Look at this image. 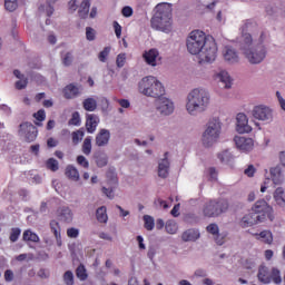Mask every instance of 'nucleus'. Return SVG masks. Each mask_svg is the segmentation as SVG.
<instances>
[{"label": "nucleus", "instance_id": "f257e3e1", "mask_svg": "<svg viewBox=\"0 0 285 285\" xmlns=\"http://www.w3.org/2000/svg\"><path fill=\"white\" fill-rule=\"evenodd\" d=\"M189 55H198L199 63H213L217 59V42L202 30H194L186 40Z\"/></svg>", "mask_w": 285, "mask_h": 285}, {"label": "nucleus", "instance_id": "f03ea898", "mask_svg": "<svg viewBox=\"0 0 285 285\" xmlns=\"http://www.w3.org/2000/svg\"><path fill=\"white\" fill-rule=\"evenodd\" d=\"M253 36L250 33H243L240 50H243L249 63H262L266 59V47L264 46V33L261 35V42L254 47Z\"/></svg>", "mask_w": 285, "mask_h": 285}, {"label": "nucleus", "instance_id": "7ed1b4c3", "mask_svg": "<svg viewBox=\"0 0 285 285\" xmlns=\"http://www.w3.org/2000/svg\"><path fill=\"white\" fill-rule=\"evenodd\" d=\"M150 23L154 30L170 35L173 32V9L166 4H158Z\"/></svg>", "mask_w": 285, "mask_h": 285}, {"label": "nucleus", "instance_id": "20e7f679", "mask_svg": "<svg viewBox=\"0 0 285 285\" xmlns=\"http://www.w3.org/2000/svg\"><path fill=\"white\" fill-rule=\"evenodd\" d=\"M210 104V96L205 89H194L187 96L186 110L189 115L204 112Z\"/></svg>", "mask_w": 285, "mask_h": 285}, {"label": "nucleus", "instance_id": "39448f33", "mask_svg": "<svg viewBox=\"0 0 285 285\" xmlns=\"http://www.w3.org/2000/svg\"><path fill=\"white\" fill-rule=\"evenodd\" d=\"M138 90L141 95L146 97H153L154 99H159L163 95L166 94V89H164V85L159 82L155 77L147 76L141 79L138 85Z\"/></svg>", "mask_w": 285, "mask_h": 285}, {"label": "nucleus", "instance_id": "423d86ee", "mask_svg": "<svg viewBox=\"0 0 285 285\" xmlns=\"http://www.w3.org/2000/svg\"><path fill=\"white\" fill-rule=\"evenodd\" d=\"M228 210V200L224 198L212 199L205 203L203 207L204 217H219L222 213Z\"/></svg>", "mask_w": 285, "mask_h": 285}, {"label": "nucleus", "instance_id": "0eeeda50", "mask_svg": "<svg viewBox=\"0 0 285 285\" xmlns=\"http://www.w3.org/2000/svg\"><path fill=\"white\" fill-rule=\"evenodd\" d=\"M219 135H222V122H219V119L214 118L208 122V126L203 134L204 146L210 148V146L219 139Z\"/></svg>", "mask_w": 285, "mask_h": 285}, {"label": "nucleus", "instance_id": "6e6552de", "mask_svg": "<svg viewBox=\"0 0 285 285\" xmlns=\"http://www.w3.org/2000/svg\"><path fill=\"white\" fill-rule=\"evenodd\" d=\"M257 278L262 284H271V282L276 285L282 284V273L279 269L274 267L271 271L266 265H261L258 267Z\"/></svg>", "mask_w": 285, "mask_h": 285}, {"label": "nucleus", "instance_id": "1a4fd4ad", "mask_svg": "<svg viewBox=\"0 0 285 285\" xmlns=\"http://www.w3.org/2000/svg\"><path fill=\"white\" fill-rule=\"evenodd\" d=\"M155 106L158 112L165 116L173 115L175 110V105L170 101V99L164 96H160V98L155 100Z\"/></svg>", "mask_w": 285, "mask_h": 285}, {"label": "nucleus", "instance_id": "9d476101", "mask_svg": "<svg viewBox=\"0 0 285 285\" xmlns=\"http://www.w3.org/2000/svg\"><path fill=\"white\" fill-rule=\"evenodd\" d=\"M254 119H258V121H272L273 120V110L271 108L259 105L254 107L253 109Z\"/></svg>", "mask_w": 285, "mask_h": 285}, {"label": "nucleus", "instance_id": "9b49d317", "mask_svg": "<svg viewBox=\"0 0 285 285\" xmlns=\"http://www.w3.org/2000/svg\"><path fill=\"white\" fill-rule=\"evenodd\" d=\"M252 210L255 215H259L261 217H263L264 220L267 217H271L273 213V207H271L268 203H266V200L261 199L255 203Z\"/></svg>", "mask_w": 285, "mask_h": 285}, {"label": "nucleus", "instance_id": "f8f14e48", "mask_svg": "<svg viewBox=\"0 0 285 285\" xmlns=\"http://www.w3.org/2000/svg\"><path fill=\"white\" fill-rule=\"evenodd\" d=\"M19 135H24L26 141L31 144L37 139L38 130L32 122H23L20 125Z\"/></svg>", "mask_w": 285, "mask_h": 285}, {"label": "nucleus", "instance_id": "ddd939ff", "mask_svg": "<svg viewBox=\"0 0 285 285\" xmlns=\"http://www.w3.org/2000/svg\"><path fill=\"white\" fill-rule=\"evenodd\" d=\"M264 222V216H261L258 214H255V212L249 213L245 215L240 220L242 228H249L250 226H255L256 224H259Z\"/></svg>", "mask_w": 285, "mask_h": 285}, {"label": "nucleus", "instance_id": "4468645a", "mask_svg": "<svg viewBox=\"0 0 285 285\" xmlns=\"http://www.w3.org/2000/svg\"><path fill=\"white\" fill-rule=\"evenodd\" d=\"M236 130L240 135L244 132H250L253 128L248 125V117L245 114H238L236 116Z\"/></svg>", "mask_w": 285, "mask_h": 285}, {"label": "nucleus", "instance_id": "2eb2a0df", "mask_svg": "<svg viewBox=\"0 0 285 285\" xmlns=\"http://www.w3.org/2000/svg\"><path fill=\"white\" fill-rule=\"evenodd\" d=\"M234 141L238 150H244L245 153H248V150H253V140L250 138L236 136L234 138Z\"/></svg>", "mask_w": 285, "mask_h": 285}, {"label": "nucleus", "instance_id": "dca6fc26", "mask_svg": "<svg viewBox=\"0 0 285 285\" xmlns=\"http://www.w3.org/2000/svg\"><path fill=\"white\" fill-rule=\"evenodd\" d=\"M96 146L98 148H104V146H108L110 142V131L108 129H100L99 132L96 135Z\"/></svg>", "mask_w": 285, "mask_h": 285}, {"label": "nucleus", "instance_id": "f3484780", "mask_svg": "<svg viewBox=\"0 0 285 285\" xmlns=\"http://www.w3.org/2000/svg\"><path fill=\"white\" fill-rule=\"evenodd\" d=\"M97 126H99V117L95 114H87L86 115V129L87 132L92 135L95 130H97Z\"/></svg>", "mask_w": 285, "mask_h": 285}, {"label": "nucleus", "instance_id": "a211bd4d", "mask_svg": "<svg viewBox=\"0 0 285 285\" xmlns=\"http://www.w3.org/2000/svg\"><path fill=\"white\" fill-rule=\"evenodd\" d=\"M168 170H170V161H168V151L165 153V158L158 163V176L163 179L168 177Z\"/></svg>", "mask_w": 285, "mask_h": 285}, {"label": "nucleus", "instance_id": "6ab92c4d", "mask_svg": "<svg viewBox=\"0 0 285 285\" xmlns=\"http://www.w3.org/2000/svg\"><path fill=\"white\" fill-rule=\"evenodd\" d=\"M57 217L60 222L70 224V222H72V210L70 207H60L57 209Z\"/></svg>", "mask_w": 285, "mask_h": 285}, {"label": "nucleus", "instance_id": "aec40b11", "mask_svg": "<svg viewBox=\"0 0 285 285\" xmlns=\"http://www.w3.org/2000/svg\"><path fill=\"white\" fill-rule=\"evenodd\" d=\"M146 63H148V66H157V57H159V50L157 49H149L148 51H145L142 55Z\"/></svg>", "mask_w": 285, "mask_h": 285}, {"label": "nucleus", "instance_id": "412c9836", "mask_svg": "<svg viewBox=\"0 0 285 285\" xmlns=\"http://www.w3.org/2000/svg\"><path fill=\"white\" fill-rule=\"evenodd\" d=\"M216 81L223 83L224 88H232L233 87V79L227 71H220L215 76Z\"/></svg>", "mask_w": 285, "mask_h": 285}, {"label": "nucleus", "instance_id": "4be33fe9", "mask_svg": "<svg viewBox=\"0 0 285 285\" xmlns=\"http://www.w3.org/2000/svg\"><path fill=\"white\" fill-rule=\"evenodd\" d=\"M224 59L228 63H237L239 61V56L236 50L230 47H226L224 51Z\"/></svg>", "mask_w": 285, "mask_h": 285}, {"label": "nucleus", "instance_id": "5701e85b", "mask_svg": "<svg viewBox=\"0 0 285 285\" xmlns=\"http://www.w3.org/2000/svg\"><path fill=\"white\" fill-rule=\"evenodd\" d=\"M63 97L65 99H75V97H79V87L73 83L67 85L63 88Z\"/></svg>", "mask_w": 285, "mask_h": 285}, {"label": "nucleus", "instance_id": "b1692460", "mask_svg": "<svg viewBox=\"0 0 285 285\" xmlns=\"http://www.w3.org/2000/svg\"><path fill=\"white\" fill-rule=\"evenodd\" d=\"M271 177L275 186H281V184L284 181V176L282 175V170L278 167L271 169Z\"/></svg>", "mask_w": 285, "mask_h": 285}, {"label": "nucleus", "instance_id": "393cba45", "mask_svg": "<svg viewBox=\"0 0 285 285\" xmlns=\"http://www.w3.org/2000/svg\"><path fill=\"white\" fill-rule=\"evenodd\" d=\"M92 0H82L80 8L78 10V17L80 19H88V13L90 12V2Z\"/></svg>", "mask_w": 285, "mask_h": 285}, {"label": "nucleus", "instance_id": "a878e982", "mask_svg": "<svg viewBox=\"0 0 285 285\" xmlns=\"http://www.w3.org/2000/svg\"><path fill=\"white\" fill-rule=\"evenodd\" d=\"M183 242H197L199 239V232L195 229H187L181 235Z\"/></svg>", "mask_w": 285, "mask_h": 285}, {"label": "nucleus", "instance_id": "bb28decb", "mask_svg": "<svg viewBox=\"0 0 285 285\" xmlns=\"http://www.w3.org/2000/svg\"><path fill=\"white\" fill-rule=\"evenodd\" d=\"M50 228H51V233H53V235L56 237V242L58 244H61V226L59 225V222L51 220Z\"/></svg>", "mask_w": 285, "mask_h": 285}, {"label": "nucleus", "instance_id": "cd10ccee", "mask_svg": "<svg viewBox=\"0 0 285 285\" xmlns=\"http://www.w3.org/2000/svg\"><path fill=\"white\" fill-rule=\"evenodd\" d=\"M82 107L87 112H95L97 110V99L87 98L82 101Z\"/></svg>", "mask_w": 285, "mask_h": 285}, {"label": "nucleus", "instance_id": "c85d7f7f", "mask_svg": "<svg viewBox=\"0 0 285 285\" xmlns=\"http://www.w3.org/2000/svg\"><path fill=\"white\" fill-rule=\"evenodd\" d=\"M65 175L72 181H79V170H77L72 165L67 166Z\"/></svg>", "mask_w": 285, "mask_h": 285}, {"label": "nucleus", "instance_id": "c756f323", "mask_svg": "<svg viewBox=\"0 0 285 285\" xmlns=\"http://www.w3.org/2000/svg\"><path fill=\"white\" fill-rule=\"evenodd\" d=\"M96 218L100 224L108 223V213L106 206H101L96 210Z\"/></svg>", "mask_w": 285, "mask_h": 285}, {"label": "nucleus", "instance_id": "7c9ffc66", "mask_svg": "<svg viewBox=\"0 0 285 285\" xmlns=\"http://www.w3.org/2000/svg\"><path fill=\"white\" fill-rule=\"evenodd\" d=\"M218 159L222 164H230L235 159V156L226 149L218 154Z\"/></svg>", "mask_w": 285, "mask_h": 285}, {"label": "nucleus", "instance_id": "2f4dec72", "mask_svg": "<svg viewBox=\"0 0 285 285\" xmlns=\"http://www.w3.org/2000/svg\"><path fill=\"white\" fill-rule=\"evenodd\" d=\"M23 242H33L35 244L39 243V235L35 232L27 229L22 234Z\"/></svg>", "mask_w": 285, "mask_h": 285}, {"label": "nucleus", "instance_id": "473e14b6", "mask_svg": "<svg viewBox=\"0 0 285 285\" xmlns=\"http://www.w3.org/2000/svg\"><path fill=\"white\" fill-rule=\"evenodd\" d=\"M256 236L264 242V244H273V233H271V230H263L259 234H256Z\"/></svg>", "mask_w": 285, "mask_h": 285}, {"label": "nucleus", "instance_id": "72a5a7b5", "mask_svg": "<svg viewBox=\"0 0 285 285\" xmlns=\"http://www.w3.org/2000/svg\"><path fill=\"white\" fill-rule=\"evenodd\" d=\"M76 277H78V279H80V282H86V279H88V272L86 269V266H83V264H80L76 268Z\"/></svg>", "mask_w": 285, "mask_h": 285}, {"label": "nucleus", "instance_id": "f704fd0d", "mask_svg": "<svg viewBox=\"0 0 285 285\" xmlns=\"http://www.w3.org/2000/svg\"><path fill=\"white\" fill-rule=\"evenodd\" d=\"M82 153L83 155H90V153H92V137H87L85 138L83 140V144H82Z\"/></svg>", "mask_w": 285, "mask_h": 285}, {"label": "nucleus", "instance_id": "c9c22d12", "mask_svg": "<svg viewBox=\"0 0 285 285\" xmlns=\"http://www.w3.org/2000/svg\"><path fill=\"white\" fill-rule=\"evenodd\" d=\"M178 226H177V223L175 220H168L166 224H165V229H166V233H168L169 235H175L178 230Z\"/></svg>", "mask_w": 285, "mask_h": 285}, {"label": "nucleus", "instance_id": "e433bc0d", "mask_svg": "<svg viewBox=\"0 0 285 285\" xmlns=\"http://www.w3.org/2000/svg\"><path fill=\"white\" fill-rule=\"evenodd\" d=\"M142 219L145 222L144 227L146 230H153L155 228V218L153 216L145 215Z\"/></svg>", "mask_w": 285, "mask_h": 285}, {"label": "nucleus", "instance_id": "4c0bfd02", "mask_svg": "<svg viewBox=\"0 0 285 285\" xmlns=\"http://www.w3.org/2000/svg\"><path fill=\"white\" fill-rule=\"evenodd\" d=\"M96 164L98 168H104L105 166H108V156L106 154H98L96 156Z\"/></svg>", "mask_w": 285, "mask_h": 285}, {"label": "nucleus", "instance_id": "58836bf2", "mask_svg": "<svg viewBox=\"0 0 285 285\" xmlns=\"http://www.w3.org/2000/svg\"><path fill=\"white\" fill-rule=\"evenodd\" d=\"M284 195H285L284 188L282 187L276 188V190L274 191L275 202H277V204H285Z\"/></svg>", "mask_w": 285, "mask_h": 285}, {"label": "nucleus", "instance_id": "ea45409f", "mask_svg": "<svg viewBox=\"0 0 285 285\" xmlns=\"http://www.w3.org/2000/svg\"><path fill=\"white\" fill-rule=\"evenodd\" d=\"M19 237H21V228L13 227L11 228L9 239L10 242L14 243L19 240Z\"/></svg>", "mask_w": 285, "mask_h": 285}, {"label": "nucleus", "instance_id": "a19ab883", "mask_svg": "<svg viewBox=\"0 0 285 285\" xmlns=\"http://www.w3.org/2000/svg\"><path fill=\"white\" fill-rule=\"evenodd\" d=\"M46 166L49 170H52V173H57V170H59V161L55 158H49Z\"/></svg>", "mask_w": 285, "mask_h": 285}, {"label": "nucleus", "instance_id": "79ce46f5", "mask_svg": "<svg viewBox=\"0 0 285 285\" xmlns=\"http://www.w3.org/2000/svg\"><path fill=\"white\" fill-rule=\"evenodd\" d=\"M69 126H81V116L79 111H75L71 116V119L68 121Z\"/></svg>", "mask_w": 285, "mask_h": 285}, {"label": "nucleus", "instance_id": "37998d69", "mask_svg": "<svg viewBox=\"0 0 285 285\" xmlns=\"http://www.w3.org/2000/svg\"><path fill=\"white\" fill-rule=\"evenodd\" d=\"M62 278L66 285H75V274L71 271H67Z\"/></svg>", "mask_w": 285, "mask_h": 285}, {"label": "nucleus", "instance_id": "c03bdc74", "mask_svg": "<svg viewBox=\"0 0 285 285\" xmlns=\"http://www.w3.org/2000/svg\"><path fill=\"white\" fill-rule=\"evenodd\" d=\"M19 7L17 0H4V8L9 12H14V10Z\"/></svg>", "mask_w": 285, "mask_h": 285}, {"label": "nucleus", "instance_id": "a18cd8bd", "mask_svg": "<svg viewBox=\"0 0 285 285\" xmlns=\"http://www.w3.org/2000/svg\"><path fill=\"white\" fill-rule=\"evenodd\" d=\"M108 55H110V47H105L102 51L99 52L98 59L101 61V63H106V60L108 59Z\"/></svg>", "mask_w": 285, "mask_h": 285}, {"label": "nucleus", "instance_id": "49530a36", "mask_svg": "<svg viewBox=\"0 0 285 285\" xmlns=\"http://www.w3.org/2000/svg\"><path fill=\"white\" fill-rule=\"evenodd\" d=\"M71 137H72V144H75V146H77V144H79V141H81V139H83V131L82 130L73 131L71 134Z\"/></svg>", "mask_w": 285, "mask_h": 285}, {"label": "nucleus", "instance_id": "de8ad7c7", "mask_svg": "<svg viewBox=\"0 0 285 285\" xmlns=\"http://www.w3.org/2000/svg\"><path fill=\"white\" fill-rule=\"evenodd\" d=\"M107 181L108 184H117V173H115V169H109L107 171Z\"/></svg>", "mask_w": 285, "mask_h": 285}, {"label": "nucleus", "instance_id": "09e8293b", "mask_svg": "<svg viewBox=\"0 0 285 285\" xmlns=\"http://www.w3.org/2000/svg\"><path fill=\"white\" fill-rule=\"evenodd\" d=\"M116 66L118 68H124L126 66V53H119L116 58Z\"/></svg>", "mask_w": 285, "mask_h": 285}, {"label": "nucleus", "instance_id": "8fccbe9b", "mask_svg": "<svg viewBox=\"0 0 285 285\" xmlns=\"http://www.w3.org/2000/svg\"><path fill=\"white\" fill-rule=\"evenodd\" d=\"M67 237H70V239H77V237H79V229H77L75 227L68 228Z\"/></svg>", "mask_w": 285, "mask_h": 285}, {"label": "nucleus", "instance_id": "3c124183", "mask_svg": "<svg viewBox=\"0 0 285 285\" xmlns=\"http://www.w3.org/2000/svg\"><path fill=\"white\" fill-rule=\"evenodd\" d=\"M33 118L37 119V121H46V110L39 109L33 114Z\"/></svg>", "mask_w": 285, "mask_h": 285}, {"label": "nucleus", "instance_id": "603ef678", "mask_svg": "<svg viewBox=\"0 0 285 285\" xmlns=\"http://www.w3.org/2000/svg\"><path fill=\"white\" fill-rule=\"evenodd\" d=\"M62 63L63 66H72V52H67L62 56Z\"/></svg>", "mask_w": 285, "mask_h": 285}, {"label": "nucleus", "instance_id": "864d4df0", "mask_svg": "<svg viewBox=\"0 0 285 285\" xmlns=\"http://www.w3.org/2000/svg\"><path fill=\"white\" fill-rule=\"evenodd\" d=\"M86 37L88 41H95L96 32L92 27H87L86 28Z\"/></svg>", "mask_w": 285, "mask_h": 285}, {"label": "nucleus", "instance_id": "5fc2aeb1", "mask_svg": "<svg viewBox=\"0 0 285 285\" xmlns=\"http://www.w3.org/2000/svg\"><path fill=\"white\" fill-rule=\"evenodd\" d=\"M202 4L208 10H213L215 8L217 0H199Z\"/></svg>", "mask_w": 285, "mask_h": 285}, {"label": "nucleus", "instance_id": "6e6d98bb", "mask_svg": "<svg viewBox=\"0 0 285 285\" xmlns=\"http://www.w3.org/2000/svg\"><path fill=\"white\" fill-rule=\"evenodd\" d=\"M28 87V79L24 78V79H21L16 81V89L17 90H23L24 88Z\"/></svg>", "mask_w": 285, "mask_h": 285}, {"label": "nucleus", "instance_id": "4d7b16f0", "mask_svg": "<svg viewBox=\"0 0 285 285\" xmlns=\"http://www.w3.org/2000/svg\"><path fill=\"white\" fill-rule=\"evenodd\" d=\"M112 27H114L117 39H121V30H122L121 24H119L118 21H114Z\"/></svg>", "mask_w": 285, "mask_h": 285}, {"label": "nucleus", "instance_id": "13d9d810", "mask_svg": "<svg viewBox=\"0 0 285 285\" xmlns=\"http://www.w3.org/2000/svg\"><path fill=\"white\" fill-rule=\"evenodd\" d=\"M207 233H210V235H219V226H217V224H209L207 226Z\"/></svg>", "mask_w": 285, "mask_h": 285}, {"label": "nucleus", "instance_id": "bf43d9fd", "mask_svg": "<svg viewBox=\"0 0 285 285\" xmlns=\"http://www.w3.org/2000/svg\"><path fill=\"white\" fill-rule=\"evenodd\" d=\"M77 164H79V166H82V168H88V166H90V163H88V159H86L85 156H78Z\"/></svg>", "mask_w": 285, "mask_h": 285}, {"label": "nucleus", "instance_id": "052dcab7", "mask_svg": "<svg viewBox=\"0 0 285 285\" xmlns=\"http://www.w3.org/2000/svg\"><path fill=\"white\" fill-rule=\"evenodd\" d=\"M102 193L108 199H115V190H112V188L102 187Z\"/></svg>", "mask_w": 285, "mask_h": 285}, {"label": "nucleus", "instance_id": "680f3d73", "mask_svg": "<svg viewBox=\"0 0 285 285\" xmlns=\"http://www.w3.org/2000/svg\"><path fill=\"white\" fill-rule=\"evenodd\" d=\"M6 282H12L14 279V273L11 269L4 272Z\"/></svg>", "mask_w": 285, "mask_h": 285}, {"label": "nucleus", "instance_id": "e2e57ef3", "mask_svg": "<svg viewBox=\"0 0 285 285\" xmlns=\"http://www.w3.org/2000/svg\"><path fill=\"white\" fill-rule=\"evenodd\" d=\"M244 173L247 177H253L255 175V166L249 165Z\"/></svg>", "mask_w": 285, "mask_h": 285}, {"label": "nucleus", "instance_id": "0e129e2a", "mask_svg": "<svg viewBox=\"0 0 285 285\" xmlns=\"http://www.w3.org/2000/svg\"><path fill=\"white\" fill-rule=\"evenodd\" d=\"M155 204H157L158 206H160L161 208H164V210L168 209V203L164 199L158 198L157 200H155Z\"/></svg>", "mask_w": 285, "mask_h": 285}, {"label": "nucleus", "instance_id": "69168bd1", "mask_svg": "<svg viewBox=\"0 0 285 285\" xmlns=\"http://www.w3.org/2000/svg\"><path fill=\"white\" fill-rule=\"evenodd\" d=\"M276 97L282 110H285V99L282 97V94H279V91L276 92Z\"/></svg>", "mask_w": 285, "mask_h": 285}, {"label": "nucleus", "instance_id": "338daca9", "mask_svg": "<svg viewBox=\"0 0 285 285\" xmlns=\"http://www.w3.org/2000/svg\"><path fill=\"white\" fill-rule=\"evenodd\" d=\"M121 14L125 17H132V9L130 7H124Z\"/></svg>", "mask_w": 285, "mask_h": 285}, {"label": "nucleus", "instance_id": "774afa93", "mask_svg": "<svg viewBox=\"0 0 285 285\" xmlns=\"http://www.w3.org/2000/svg\"><path fill=\"white\" fill-rule=\"evenodd\" d=\"M209 176H210V179H213L214 181H217V169H215V167L209 168Z\"/></svg>", "mask_w": 285, "mask_h": 285}]
</instances>
